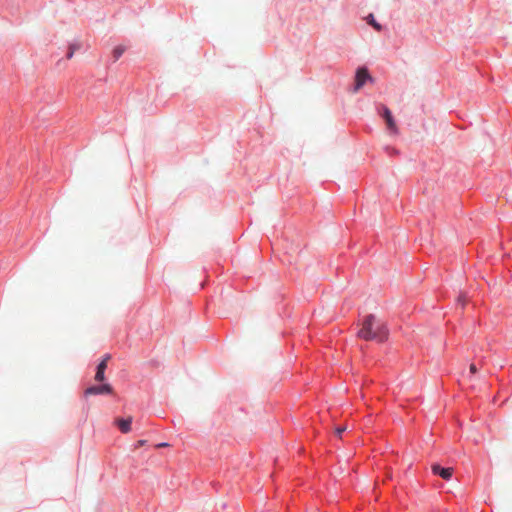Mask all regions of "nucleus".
I'll use <instances>...</instances> for the list:
<instances>
[{
    "instance_id": "6",
    "label": "nucleus",
    "mask_w": 512,
    "mask_h": 512,
    "mask_svg": "<svg viewBox=\"0 0 512 512\" xmlns=\"http://www.w3.org/2000/svg\"><path fill=\"white\" fill-rule=\"evenodd\" d=\"M115 423L122 433H128L131 431L132 417L116 419Z\"/></svg>"
},
{
    "instance_id": "1",
    "label": "nucleus",
    "mask_w": 512,
    "mask_h": 512,
    "mask_svg": "<svg viewBox=\"0 0 512 512\" xmlns=\"http://www.w3.org/2000/svg\"><path fill=\"white\" fill-rule=\"evenodd\" d=\"M358 336L364 340H377L383 342L388 337V330L386 325L377 320L372 314L367 315L362 323L361 329L358 331Z\"/></svg>"
},
{
    "instance_id": "9",
    "label": "nucleus",
    "mask_w": 512,
    "mask_h": 512,
    "mask_svg": "<svg viewBox=\"0 0 512 512\" xmlns=\"http://www.w3.org/2000/svg\"><path fill=\"white\" fill-rule=\"evenodd\" d=\"M368 22L370 25H372L376 30L380 31L381 30V25L379 23H377L373 17L372 14H370L368 16Z\"/></svg>"
},
{
    "instance_id": "10",
    "label": "nucleus",
    "mask_w": 512,
    "mask_h": 512,
    "mask_svg": "<svg viewBox=\"0 0 512 512\" xmlns=\"http://www.w3.org/2000/svg\"><path fill=\"white\" fill-rule=\"evenodd\" d=\"M79 49V46L78 45H75V44H72L69 46V52L67 54V58L70 59L72 58L74 52Z\"/></svg>"
},
{
    "instance_id": "8",
    "label": "nucleus",
    "mask_w": 512,
    "mask_h": 512,
    "mask_svg": "<svg viewBox=\"0 0 512 512\" xmlns=\"http://www.w3.org/2000/svg\"><path fill=\"white\" fill-rule=\"evenodd\" d=\"M125 50H126L125 46H122V45L116 46L112 51L114 60H118L122 56V54L125 52Z\"/></svg>"
},
{
    "instance_id": "15",
    "label": "nucleus",
    "mask_w": 512,
    "mask_h": 512,
    "mask_svg": "<svg viewBox=\"0 0 512 512\" xmlns=\"http://www.w3.org/2000/svg\"><path fill=\"white\" fill-rule=\"evenodd\" d=\"M168 446V443H160L157 445V447H166Z\"/></svg>"
},
{
    "instance_id": "12",
    "label": "nucleus",
    "mask_w": 512,
    "mask_h": 512,
    "mask_svg": "<svg viewBox=\"0 0 512 512\" xmlns=\"http://www.w3.org/2000/svg\"><path fill=\"white\" fill-rule=\"evenodd\" d=\"M469 370H470V373H471V374H475V373L478 371V369H477L476 365H475V364H473V363H472V364H470Z\"/></svg>"
},
{
    "instance_id": "7",
    "label": "nucleus",
    "mask_w": 512,
    "mask_h": 512,
    "mask_svg": "<svg viewBox=\"0 0 512 512\" xmlns=\"http://www.w3.org/2000/svg\"><path fill=\"white\" fill-rule=\"evenodd\" d=\"M107 366L105 362H100L97 366V371L95 374V380L98 382H103L105 380V370Z\"/></svg>"
},
{
    "instance_id": "4",
    "label": "nucleus",
    "mask_w": 512,
    "mask_h": 512,
    "mask_svg": "<svg viewBox=\"0 0 512 512\" xmlns=\"http://www.w3.org/2000/svg\"><path fill=\"white\" fill-rule=\"evenodd\" d=\"M431 469L435 475H439L444 480H450L454 471L451 467L443 468L438 464H433Z\"/></svg>"
},
{
    "instance_id": "13",
    "label": "nucleus",
    "mask_w": 512,
    "mask_h": 512,
    "mask_svg": "<svg viewBox=\"0 0 512 512\" xmlns=\"http://www.w3.org/2000/svg\"><path fill=\"white\" fill-rule=\"evenodd\" d=\"M110 358L111 356L109 354H106L101 362H105V364L107 365V362L109 361Z\"/></svg>"
},
{
    "instance_id": "14",
    "label": "nucleus",
    "mask_w": 512,
    "mask_h": 512,
    "mask_svg": "<svg viewBox=\"0 0 512 512\" xmlns=\"http://www.w3.org/2000/svg\"><path fill=\"white\" fill-rule=\"evenodd\" d=\"M146 443L145 440H139L136 444V448L143 446Z\"/></svg>"
},
{
    "instance_id": "3",
    "label": "nucleus",
    "mask_w": 512,
    "mask_h": 512,
    "mask_svg": "<svg viewBox=\"0 0 512 512\" xmlns=\"http://www.w3.org/2000/svg\"><path fill=\"white\" fill-rule=\"evenodd\" d=\"M113 388L110 384L104 383L98 386H90L85 390V395L112 394Z\"/></svg>"
},
{
    "instance_id": "11",
    "label": "nucleus",
    "mask_w": 512,
    "mask_h": 512,
    "mask_svg": "<svg viewBox=\"0 0 512 512\" xmlns=\"http://www.w3.org/2000/svg\"><path fill=\"white\" fill-rule=\"evenodd\" d=\"M346 430V427L345 426H339L335 429V433L337 435H340L342 432H344Z\"/></svg>"
},
{
    "instance_id": "5",
    "label": "nucleus",
    "mask_w": 512,
    "mask_h": 512,
    "mask_svg": "<svg viewBox=\"0 0 512 512\" xmlns=\"http://www.w3.org/2000/svg\"><path fill=\"white\" fill-rule=\"evenodd\" d=\"M382 116L383 118L385 119L386 121V125H387V128L394 134H397L398 133V127L393 119V116H392V113L391 111L389 110V108L387 107H383V113H382Z\"/></svg>"
},
{
    "instance_id": "2",
    "label": "nucleus",
    "mask_w": 512,
    "mask_h": 512,
    "mask_svg": "<svg viewBox=\"0 0 512 512\" xmlns=\"http://www.w3.org/2000/svg\"><path fill=\"white\" fill-rule=\"evenodd\" d=\"M368 80H372L368 70L366 68H359L355 76L354 92L359 91Z\"/></svg>"
}]
</instances>
